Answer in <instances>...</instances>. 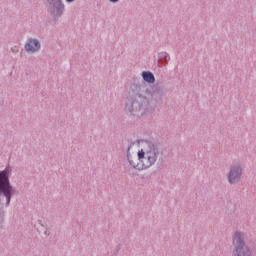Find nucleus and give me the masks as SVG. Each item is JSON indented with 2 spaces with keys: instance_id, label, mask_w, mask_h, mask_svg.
<instances>
[{
  "instance_id": "obj_6",
  "label": "nucleus",
  "mask_w": 256,
  "mask_h": 256,
  "mask_svg": "<svg viewBox=\"0 0 256 256\" xmlns=\"http://www.w3.org/2000/svg\"><path fill=\"white\" fill-rule=\"evenodd\" d=\"M142 77L147 83H155V76L151 72H143Z\"/></svg>"
},
{
  "instance_id": "obj_2",
  "label": "nucleus",
  "mask_w": 256,
  "mask_h": 256,
  "mask_svg": "<svg viewBox=\"0 0 256 256\" xmlns=\"http://www.w3.org/2000/svg\"><path fill=\"white\" fill-rule=\"evenodd\" d=\"M0 193L4 195L5 200L2 202L4 207H9L11 203V195L15 193V189L9 182V171L7 169L0 172Z\"/></svg>"
},
{
  "instance_id": "obj_7",
  "label": "nucleus",
  "mask_w": 256,
  "mask_h": 256,
  "mask_svg": "<svg viewBox=\"0 0 256 256\" xmlns=\"http://www.w3.org/2000/svg\"><path fill=\"white\" fill-rule=\"evenodd\" d=\"M111 1V3H117V1H119V0H110Z\"/></svg>"
},
{
  "instance_id": "obj_8",
  "label": "nucleus",
  "mask_w": 256,
  "mask_h": 256,
  "mask_svg": "<svg viewBox=\"0 0 256 256\" xmlns=\"http://www.w3.org/2000/svg\"><path fill=\"white\" fill-rule=\"evenodd\" d=\"M68 3H73V0H66Z\"/></svg>"
},
{
  "instance_id": "obj_4",
  "label": "nucleus",
  "mask_w": 256,
  "mask_h": 256,
  "mask_svg": "<svg viewBox=\"0 0 256 256\" xmlns=\"http://www.w3.org/2000/svg\"><path fill=\"white\" fill-rule=\"evenodd\" d=\"M243 173V168H241V165H234L231 167L230 172L228 174V181L229 183H237L239 179H241V175Z\"/></svg>"
},
{
  "instance_id": "obj_3",
  "label": "nucleus",
  "mask_w": 256,
  "mask_h": 256,
  "mask_svg": "<svg viewBox=\"0 0 256 256\" xmlns=\"http://www.w3.org/2000/svg\"><path fill=\"white\" fill-rule=\"evenodd\" d=\"M233 245L235 246L234 256H256V252L251 251L249 247L245 246L243 234L240 232L234 234Z\"/></svg>"
},
{
  "instance_id": "obj_5",
  "label": "nucleus",
  "mask_w": 256,
  "mask_h": 256,
  "mask_svg": "<svg viewBox=\"0 0 256 256\" xmlns=\"http://www.w3.org/2000/svg\"><path fill=\"white\" fill-rule=\"evenodd\" d=\"M25 49L28 53H35L41 49V44L37 39H31L26 43Z\"/></svg>"
},
{
  "instance_id": "obj_1",
  "label": "nucleus",
  "mask_w": 256,
  "mask_h": 256,
  "mask_svg": "<svg viewBox=\"0 0 256 256\" xmlns=\"http://www.w3.org/2000/svg\"><path fill=\"white\" fill-rule=\"evenodd\" d=\"M157 150L155 146L151 144H147L144 148H141L138 153L137 157L133 158L128 155L129 164L134 167V169H149L152 165H155L157 161Z\"/></svg>"
}]
</instances>
